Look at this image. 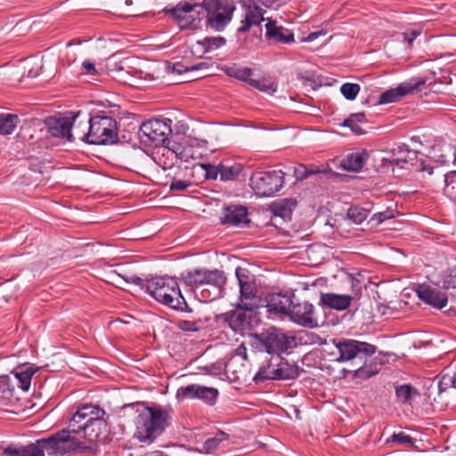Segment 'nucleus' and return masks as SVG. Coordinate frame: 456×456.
<instances>
[{
    "label": "nucleus",
    "instance_id": "1",
    "mask_svg": "<svg viewBox=\"0 0 456 456\" xmlns=\"http://www.w3.org/2000/svg\"><path fill=\"white\" fill-rule=\"evenodd\" d=\"M106 412L98 405L85 404L78 407L69 421L68 429L69 436L79 443L73 450L86 456H94L97 452L96 442L102 439L106 429Z\"/></svg>",
    "mask_w": 456,
    "mask_h": 456
},
{
    "label": "nucleus",
    "instance_id": "2",
    "mask_svg": "<svg viewBox=\"0 0 456 456\" xmlns=\"http://www.w3.org/2000/svg\"><path fill=\"white\" fill-rule=\"evenodd\" d=\"M79 445L66 431H59L47 438L37 440L27 446H8L4 451V456H45V452L49 456H62L72 453Z\"/></svg>",
    "mask_w": 456,
    "mask_h": 456
},
{
    "label": "nucleus",
    "instance_id": "3",
    "mask_svg": "<svg viewBox=\"0 0 456 456\" xmlns=\"http://www.w3.org/2000/svg\"><path fill=\"white\" fill-rule=\"evenodd\" d=\"M146 289L158 302L165 305L181 312L192 311L182 295L177 281L173 277H153L147 281Z\"/></svg>",
    "mask_w": 456,
    "mask_h": 456
},
{
    "label": "nucleus",
    "instance_id": "4",
    "mask_svg": "<svg viewBox=\"0 0 456 456\" xmlns=\"http://www.w3.org/2000/svg\"><path fill=\"white\" fill-rule=\"evenodd\" d=\"M169 411L161 407H147L137 416L134 437L142 443L151 444L168 425Z\"/></svg>",
    "mask_w": 456,
    "mask_h": 456
},
{
    "label": "nucleus",
    "instance_id": "5",
    "mask_svg": "<svg viewBox=\"0 0 456 456\" xmlns=\"http://www.w3.org/2000/svg\"><path fill=\"white\" fill-rule=\"evenodd\" d=\"M252 346L258 352L271 355H281L297 346L294 336L289 335L276 328H270L266 332L253 334Z\"/></svg>",
    "mask_w": 456,
    "mask_h": 456
},
{
    "label": "nucleus",
    "instance_id": "6",
    "mask_svg": "<svg viewBox=\"0 0 456 456\" xmlns=\"http://www.w3.org/2000/svg\"><path fill=\"white\" fill-rule=\"evenodd\" d=\"M328 351L331 361L345 362L355 359L365 362V359L376 353V346L354 339H332V347Z\"/></svg>",
    "mask_w": 456,
    "mask_h": 456
},
{
    "label": "nucleus",
    "instance_id": "7",
    "mask_svg": "<svg viewBox=\"0 0 456 456\" xmlns=\"http://www.w3.org/2000/svg\"><path fill=\"white\" fill-rule=\"evenodd\" d=\"M163 12L171 16L180 28L197 29L200 28L205 10L203 2L181 1L174 7H166Z\"/></svg>",
    "mask_w": 456,
    "mask_h": 456
},
{
    "label": "nucleus",
    "instance_id": "8",
    "mask_svg": "<svg viewBox=\"0 0 456 456\" xmlns=\"http://www.w3.org/2000/svg\"><path fill=\"white\" fill-rule=\"evenodd\" d=\"M87 143L112 144L118 140L117 121L110 116L96 115L88 120Z\"/></svg>",
    "mask_w": 456,
    "mask_h": 456
},
{
    "label": "nucleus",
    "instance_id": "9",
    "mask_svg": "<svg viewBox=\"0 0 456 456\" xmlns=\"http://www.w3.org/2000/svg\"><path fill=\"white\" fill-rule=\"evenodd\" d=\"M170 124V119L167 121L151 119L143 122L138 132L141 142L147 146L161 145L167 147L168 151L171 150L169 147V136L172 134Z\"/></svg>",
    "mask_w": 456,
    "mask_h": 456
},
{
    "label": "nucleus",
    "instance_id": "10",
    "mask_svg": "<svg viewBox=\"0 0 456 456\" xmlns=\"http://www.w3.org/2000/svg\"><path fill=\"white\" fill-rule=\"evenodd\" d=\"M203 6L207 25L216 31L224 29L236 9L229 0H204Z\"/></svg>",
    "mask_w": 456,
    "mask_h": 456
},
{
    "label": "nucleus",
    "instance_id": "11",
    "mask_svg": "<svg viewBox=\"0 0 456 456\" xmlns=\"http://www.w3.org/2000/svg\"><path fill=\"white\" fill-rule=\"evenodd\" d=\"M235 275L240 286V297L236 304L248 310H256L261 305V297L254 276L241 267L236 268Z\"/></svg>",
    "mask_w": 456,
    "mask_h": 456
},
{
    "label": "nucleus",
    "instance_id": "12",
    "mask_svg": "<svg viewBox=\"0 0 456 456\" xmlns=\"http://www.w3.org/2000/svg\"><path fill=\"white\" fill-rule=\"evenodd\" d=\"M284 183V173L281 170L257 171L250 179L249 185L256 194L264 197L273 196Z\"/></svg>",
    "mask_w": 456,
    "mask_h": 456
},
{
    "label": "nucleus",
    "instance_id": "13",
    "mask_svg": "<svg viewBox=\"0 0 456 456\" xmlns=\"http://www.w3.org/2000/svg\"><path fill=\"white\" fill-rule=\"evenodd\" d=\"M224 73L237 80L248 84L254 89L264 93L273 94L277 91V85L269 77H261L260 78H252L253 69L239 64H232L224 69Z\"/></svg>",
    "mask_w": 456,
    "mask_h": 456
},
{
    "label": "nucleus",
    "instance_id": "14",
    "mask_svg": "<svg viewBox=\"0 0 456 456\" xmlns=\"http://www.w3.org/2000/svg\"><path fill=\"white\" fill-rule=\"evenodd\" d=\"M182 280L191 289L200 288L203 285H213L221 288L226 281L224 272L217 269H195L182 273Z\"/></svg>",
    "mask_w": 456,
    "mask_h": 456
},
{
    "label": "nucleus",
    "instance_id": "15",
    "mask_svg": "<svg viewBox=\"0 0 456 456\" xmlns=\"http://www.w3.org/2000/svg\"><path fill=\"white\" fill-rule=\"evenodd\" d=\"M255 310H248L236 304L235 308L223 314L220 319L236 333L243 334L254 328Z\"/></svg>",
    "mask_w": 456,
    "mask_h": 456
},
{
    "label": "nucleus",
    "instance_id": "16",
    "mask_svg": "<svg viewBox=\"0 0 456 456\" xmlns=\"http://www.w3.org/2000/svg\"><path fill=\"white\" fill-rule=\"evenodd\" d=\"M426 81L422 78L412 77L408 81L399 84L395 88H390L379 95V103L387 104L396 102L404 96L418 93L421 90Z\"/></svg>",
    "mask_w": 456,
    "mask_h": 456
},
{
    "label": "nucleus",
    "instance_id": "17",
    "mask_svg": "<svg viewBox=\"0 0 456 456\" xmlns=\"http://www.w3.org/2000/svg\"><path fill=\"white\" fill-rule=\"evenodd\" d=\"M218 394L216 388L191 384L179 387L175 397L178 401L199 399L211 405L216 403Z\"/></svg>",
    "mask_w": 456,
    "mask_h": 456
},
{
    "label": "nucleus",
    "instance_id": "18",
    "mask_svg": "<svg viewBox=\"0 0 456 456\" xmlns=\"http://www.w3.org/2000/svg\"><path fill=\"white\" fill-rule=\"evenodd\" d=\"M288 315L292 322L303 327L315 328L318 326L314 307L306 301L298 303L293 301Z\"/></svg>",
    "mask_w": 456,
    "mask_h": 456
},
{
    "label": "nucleus",
    "instance_id": "19",
    "mask_svg": "<svg viewBox=\"0 0 456 456\" xmlns=\"http://www.w3.org/2000/svg\"><path fill=\"white\" fill-rule=\"evenodd\" d=\"M78 114L64 118L50 117L45 120L49 133L54 137H60L71 141L73 134L71 132L72 122H76Z\"/></svg>",
    "mask_w": 456,
    "mask_h": 456
},
{
    "label": "nucleus",
    "instance_id": "20",
    "mask_svg": "<svg viewBox=\"0 0 456 456\" xmlns=\"http://www.w3.org/2000/svg\"><path fill=\"white\" fill-rule=\"evenodd\" d=\"M399 152L403 155L401 157H393L390 160L391 164L403 167V164H411L417 172H427L428 175H431L434 172V167L430 164L426 163L424 160L417 159V152L411 151L404 147L399 148Z\"/></svg>",
    "mask_w": 456,
    "mask_h": 456
},
{
    "label": "nucleus",
    "instance_id": "21",
    "mask_svg": "<svg viewBox=\"0 0 456 456\" xmlns=\"http://www.w3.org/2000/svg\"><path fill=\"white\" fill-rule=\"evenodd\" d=\"M220 221L223 224L232 226L248 225L250 223L248 208L241 205L225 207Z\"/></svg>",
    "mask_w": 456,
    "mask_h": 456
},
{
    "label": "nucleus",
    "instance_id": "22",
    "mask_svg": "<svg viewBox=\"0 0 456 456\" xmlns=\"http://www.w3.org/2000/svg\"><path fill=\"white\" fill-rule=\"evenodd\" d=\"M416 293L421 301L437 309H442L448 302L445 293L426 284L418 285Z\"/></svg>",
    "mask_w": 456,
    "mask_h": 456
},
{
    "label": "nucleus",
    "instance_id": "23",
    "mask_svg": "<svg viewBox=\"0 0 456 456\" xmlns=\"http://www.w3.org/2000/svg\"><path fill=\"white\" fill-rule=\"evenodd\" d=\"M293 302V295L288 293H272L266 297V307L269 312L288 314Z\"/></svg>",
    "mask_w": 456,
    "mask_h": 456
},
{
    "label": "nucleus",
    "instance_id": "24",
    "mask_svg": "<svg viewBox=\"0 0 456 456\" xmlns=\"http://www.w3.org/2000/svg\"><path fill=\"white\" fill-rule=\"evenodd\" d=\"M297 202L292 199H284L273 205V217L271 219V224L278 228L277 218L283 221L291 219L292 211L296 208Z\"/></svg>",
    "mask_w": 456,
    "mask_h": 456
},
{
    "label": "nucleus",
    "instance_id": "25",
    "mask_svg": "<svg viewBox=\"0 0 456 456\" xmlns=\"http://www.w3.org/2000/svg\"><path fill=\"white\" fill-rule=\"evenodd\" d=\"M266 37L277 43L290 44L294 42V34L291 30L277 26L275 21L269 20L265 25Z\"/></svg>",
    "mask_w": 456,
    "mask_h": 456
},
{
    "label": "nucleus",
    "instance_id": "26",
    "mask_svg": "<svg viewBox=\"0 0 456 456\" xmlns=\"http://www.w3.org/2000/svg\"><path fill=\"white\" fill-rule=\"evenodd\" d=\"M353 299L352 296L335 293L322 294V304L330 308L342 311L346 309Z\"/></svg>",
    "mask_w": 456,
    "mask_h": 456
},
{
    "label": "nucleus",
    "instance_id": "27",
    "mask_svg": "<svg viewBox=\"0 0 456 456\" xmlns=\"http://www.w3.org/2000/svg\"><path fill=\"white\" fill-rule=\"evenodd\" d=\"M281 362V355H272L266 364L263 365L254 377L256 382H262L266 379H276L277 368Z\"/></svg>",
    "mask_w": 456,
    "mask_h": 456
},
{
    "label": "nucleus",
    "instance_id": "28",
    "mask_svg": "<svg viewBox=\"0 0 456 456\" xmlns=\"http://www.w3.org/2000/svg\"><path fill=\"white\" fill-rule=\"evenodd\" d=\"M221 168V181H234L241 174L243 166L238 162L222 161L220 162Z\"/></svg>",
    "mask_w": 456,
    "mask_h": 456
},
{
    "label": "nucleus",
    "instance_id": "29",
    "mask_svg": "<svg viewBox=\"0 0 456 456\" xmlns=\"http://www.w3.org/2000/svg\"><path fill=\"white\" fill-rule=\"evenodd\" d=\"M298 376V367L290 363L288 360L281 356V362L277 368L276 379H293Z\"/></svg>",
    "mask_w": 456,
    "mask_h": 456
},
{
    "label": "nucleus",
    "instance_id": "30",
    "mask_svg": "<svg viewBox=\"0 0 456 456\" xmlns=\"http://www.w3.org/2000/svg\"><path fill=\"white\" fill-rule=\"evenodd\" d=\"M364 164L362 153H351L340 161V167L346 171H359Z\"/></svg>",
    "mask_w": 456,
    "mask_h": 456
},
{
    "label": "nucleus",
    "instance_id": "31",
    "mask_svg": "<svg viewBox=\"0 0 456 456\" xmlns=\"http://www.w3.org/2000/svg\"><path fill=\"white\" fill-rule=\"evenodd\" d=\"M19 118L13 114H0V134H11L17 126Z\"/></svg>",
    "mask_w": 456,
    "mask_h": 456
},
{
    "label": "nucleus",
    "instance_id": "32",
    "mask_svg": "<svg viewBox=\"0 0 456 456\" xmlns=\"http://www.w3.org/2000/svg\"><path fill=\"white\" fill-rule=\"evenodd\" d=\"M37 370V369H35L31 366H27V367H25V369H22L20 371H16L14 373V377L19 381L20 387L22 390H24V391L28 390V388L30 387L31 378Z\"/></svg>",
    "mask_w": 456,
    "mask_h": 456
},
{
    "label": "nucleus",
    "instance_id": "33",
    "mask_svg": "<svg viewBox=\"0 0 456 456\" xmlns=\"http://www.w3.org/2000/svg\"><path fill=\"white\" fill-rule=\"evenodd\" d=\"M364 120L365 115L363 112L353 113L344 120L342 126L349 127L356 134H363V130L359 124Z\"/></svg>",
    "mask_w": 456,
    "mask_h": 456
},
{
    "label": "nucleus",
    "instance_id": "34",
    "mask_svg": "<svg viewBox=\"0 0 456 456\" xmlns=\"http://www.w3.org/2000/svg\"><path fill=\"white\" fill-rule=\"evenodd\" d=\"M226 40L223 37H207L204 39L198 41L197 44L203 47V53H208L213 50L218 49L225 44Z\"/></svg>",
    "mask_w": 456,
    "mask_h": 456
},
{
    "label": "nucleus",
    "instance_id": "35",
    "mask_svg": "<svg viewBox=\"0 0 456 456\" xmlns=\"http://www.w3.org/2000/svg\"><path fill=\"white\" fill-rule=\"evenodd\" d=\"M444 194L452 200L456 201V171H451L444 175Z\"/></svg>",
    "mask_w": 456,
    "mask_h": 456
},
{
    "label": "nucleus",
    "instance_id": "36",
    "mask_svg": "<svg viewBox=\"0 0 456 456\" xmlns=\"http://www.w3.org/2000/svg\"><path fill=\"white\" fill-rule=\"evenodd\" d=\"M346 216L354 224H360L367 219L369 210L359 206H352L348 208Z\"/></svg>",
    "mask_w": 456,
    "mask_h": 456
},
{
    "label": "nucleus",
    "instance_id": "37",
    "mask_svg": "<svg viewBox=\"0 0 456 456\" xmlns=\"http://www.w3.org/2000/svg\"><path fill=\"white\" fill-rule=\"evenodd\" d=\"M228 435L223 431H220L215 435V436L210 437L206 440L204 443V449L208 453H211L215 452L219 444L228 439Z\"/></svg>",
    "mask_w": 456,
    "mask_h": 456
},
{
    "label": "nucleus",
    "instance_id": "38",
    "mask_svg": "<svg viewBox=\"0 0 456 456\" xmlns=\"http://www.w3.org/2000/svg\"><path fill=\"white\" fill-rule=\"evenodd\" d=\"M395 394L401 403H407L413 395H418V392L410 385H402L396 387Z\"/></svg>",
    "mask_w": 456,
    "mask_h": 456
},
{
    "label": "nucleus",
    "instance_id": "39",
    "mask_svg": "<svg viewBox=\"0 0 456 456\" xmlns=\"http://www.w3.org/2000/svg\"><path fill=\"white\" fill-rule=\"evenodd\" d=\"M245 17L251 20L255 25H259L265 20L264 11L262 8L255 4L248 6Z\"/></svg>",
    "mask_w": 456,
    "mask_h": 456
},
{
    "label": "nucleus",
    "instance_id": "40",
    "mask_svg": "<svg viewBox=\"0 0 456 456\" xmlns=\"http://www.w3.org/2000/svg\"><path fill=\"white\" fill-rule=\"evenodd\" d=\"M14 387L6 376L0 377V399L10 400L13 396Z\"/></svg>",
    "mask_w": 456,
    "mask_h": 456
},
{
    "label": "nucleus",
    "instance_id": "41",
    "mask_svg": "<svg viewBox=\"0 0 456 456\" xmlns=\"http://www.w3.org/2000/svg\"><path fill=\"white\" fill-rule=\"evenodd\" d=\"M387 444H406L408 446L414 445V439L406 435L404 432L394 433L387 440Z\"/></svg>",
    "mask_w": 456,
    "mask_h": 456
},
{
    "label": "nucleus",
    "instance_id": "42",
    "mask_svg": "<svg viewBox=\"0 0 456 456\" xmlns=\"http://www.w3.org/2000/svg\"><path fill=\"white\" fill-rule=\"evenodd\" d=\"M340 92L343 96L347 100H354L360 92V86L358 84L345 83L340 87Z\"/></svg>",
    "mask_w": 456,
    "mask_h": 456
},
{
    "label": "nucleus",
    "instance_id": "43",
    "mask_svg": "<svg viewBox=\"0 0 456 456\" xmlns=\"http://www.w3.org/2000/svg\"><path fill=\"white\" fill-rule=\"evenodd\" d=\"M200 167L205 171V177L209 180H216L219 175L221 177L220 163L217 166L209 163L200 164Z\"/></svg>",
    "mask_w": 456,
    "mask_h": 456
},
{
    "label": "nucleus",
    "instance_id": "44",
    "mask_svg": "<svg viewBox=\"0 0 456 456\" xmlns=\"http://www.w3.org/2000/svg\"><path fill=\"white\" fill-rule=\"evenodd\" d=\"M72 122L73 127V136L77 137V139L87 142V135L86 133L88 131V121L86 122H79L78 124H74Z\"/></svg>",
    "mask_w": 456,
    "mask_h": 456
},
{
    "label": "nucleus",
    "instance_id": "45",
    "mask_svg": "<svg viewBox=\"0 0 456 456\" xmlns=\"http://www.w3.org/2000/svg\"><path fill=\"white\" fill-rule=\"evenodd\" d=\"M377 373L376 370H371L370 367L363 364L354 370V377L358 379H369Z\"/></svg>",
    "mask_w": 456,
    "mask_h": 456
},
{
    "label": "nucleus",
    "instance_id": "46",
    "mask_svg": "<svg viewBox=\"0 0 456 456\" xmlns=\"http://www.w3.org/2000/svg\"><path fill=\"white\" fill-rule=\"evenodd\" d=\"M444 287L445 289L456 288V268L450 269L444 278Z\"/></svg>",
    "mask_w": 456,
    "mask_h": 456
},
{
    "label": "nucleus",
    "instance_id": "47",
    "mask_svg": "<svg viewBox=\"0 0 456 456\" xmlns=\"http://www.w3.org/2000/svg\"><path fill=\"white\" fill-rule=\"evenodd\" d=\"M191 149L182 148L180 145H174L172 148V152L175 153L177 158L184 161H188L190 158H192L189 153Z\"/></svg>",
    "mask_w": 456,
    "mask_h": 456
},
{
    "label": "nucleus",
    "instance_id": "48",
    "mask_svg": "<svg viewBox=\"0 0 456 456\" xmlns=\"http://www.w3.org/2000/svg\"><path fill=\"white\" fill-rule=\"evenodd\" d=\"M191 184V183L189 181L174 179L172 181V183H170L169 189L172 191H185Z\"/></svg>",
    "mask_w": 456,
    "mask_h": 456
},
{
    "label": "nucleus",
    "instance_id": "49",
    "mask_svg": "<svg viewBox=\"0 0 456 456\" xmlns=\"http://www.w3.org/2000/svg\"><path fill=\"white\" fill-rule=\"evenodd\" d=\"M452 385L456 388V373L453 377L444 376L438 383L440 391H444L449 385Z\"/></svg>",
    "mask_w": 456,
    "mask_h": 456
},
{
    "label": "nucleus",
    "instance_id": "50",
    "mask_svg": "<svg viewBox=\"0 0 456 456\" xmlns=\"http://www.w3.org/2000/svg\"><path fill=\"white\" fill-rule=\"evenodd\" d=\"M177 325L183 331H197L199 330L198 324L195 322L183 320L178 322Z\"/></svg>",
    "mask_w": 456,
    "mask_h": 456
},
{
    "label": "nucleus",
    "instance_id": "51",
    "mask_svg": "<svg viewBox=\"0 0 456 456\" xmlns=\"http://www.w3.org/2000/svg\"><path fill=\"white\" fill-rule=\"evenodd\" d=\"M393 217L390 212L385 211V212H379L377 214H374L372 217L370 218V222H375L374 224H379L384 220L389 219Z\"/></svg>",
    "mask_w": 456,
    "mask_h": 456
},
{
    "label": "nucleus",
    "instance_id": "52",
    "mask_svg": "<svg viewBox=\"0 0 456 456\" xmlns=\"http://www.w3.org/2000/svg\"><path fill=\"white\" fill-rule=\"evenodd\" d=\"M82 68L88 75H96L98 73L95 65L93 61L86 60L82 63Z\"/></svg>",
    "mask_w": 456,
    "mask_h": 456
},
{
    "label": "nucleus",
    "instance_id": "53",
    "mask_svg": "<svg viewBox=\"0 0 456 456\" xmlns=\"http://www.w3.org/2000/svg\"><path fill=\"white\" fill-rule=\"evenodd\" d=\"M420 35V31L419 30H410L403 33V40L408 43L409 45L412 44L417 37Z\"/></svg>",
    "mask_w": 456,
    "mask_h": 456
},
{
    "label": "nucleus",
    "instance_id": "54",
    "mask_svg": "<svg viewBox=\"0 0 456 456\" xmlns=\"http://www.w3.org/2000/svg\"><path fill=\"white\" fill-rule=\"evenodd\" d=\"M295 175L297 180H305L308 178L307 167L305 165H300L298 167L295 168Z\"/></svg>",
    "mask_w": 456,
    "mask_h": 456
},
{
    "label": "nucleus",
    "instance_id": "55",
    "mask_svg": "<svg viewBox=\"0 0 456 456\" xmlns=\"http://www.w3.org/2000/svg\"><path fill=\"white\" fill-rule=\"evenodd\" d=\"M254 25L255 24L251 22V20L245 17V19L241 21L240 26L238 28L237 31L239 33H245Z\"/></svg>",
    "mask_w": 456,
    "mask_h": 456
},
{
    "label": "nucleus",
    "instance_id": "56",
    "mask_svg": "<svg viewBox=\"0 0 456 456\" xmlns=\"http://www.w3.org/2000/svg\"><path fill=\"white\" fill-rule=\"evenodd\" d=\"M327 170L326 169H320L319 167H307V176H311L313 175H315V174H321V173H326Z\"/></svg>",
    "mask_w": 456,
    "mask_h": 456
},
{
    "label": "nucleus",
    "instance_id": "57",
    "mask_svg": "<svg viewBox=\"0 0 456 456\" xmlns=\"http://www.w3.org/2000/svg\"><path fill=\"white\" fill-rule=\"evenodd\" d=\"M202 67H207V64L204 63V62H200L197 65H192L191 67H186L185 68V71H192V70H198L200 69H201Z\"/></svg>",
    "mask_w": 456,
    "mask_h": 456
},
{
    "label": "nucleus",
    "instance_id": "58",
    "mask_svg": "<svg viewBox=\"0 0 456 456\" xmlns=\"http://www.w3.org/2000/svg\"><path fill=\"white\" fill-rule=\"evenodd\" d=\"M358 283H359V281H356V280H354V279H353V280H352V288H353V291H354V296H357V295H358V293H359V292H360V290H361V288H360V287H358Z\"/></svg>",
    "mask_w": 456,
    "mask_h": 456
},
{
    "label": "nucleus",
    "instance_id": "59",
    "mask_svg": "<svg viewBox=\"0 0 456 456\" xmlns=\"http://www.w3.org/2000/svg\"><path fill=\"white\" fill-rule=\"evenodd\" d=\"M174 70L179 74H182L183 72H186L185 68H183V66L180 63H176L174 65Z\"/></svg>",
    "mask_w": 456,
    "mask_h": 456
},
{
    "label": "nucleus",
    "instance_id": "60",
    "mask_svg": "<svg viewBox=\"0 0 456 456\" xmlns=\"http://www.w3.org/2000/svg\"><path fill=\"white\" fill-rule=\"evenodd\" d=\"M275 2L276 0H261V4L267 8L272 7Z\"/></svg>",
    "mask_w": 456,
    "mask_h": 456
},
{
    "label": "nucleus",
    "instance_id": "61",
    "mask_svg": "<svg viewBox=\"0 0 456 456\" xmlns=\"http://www.w3.org/2000/svg\"><path fill=\"white\" fill-rule=\"evenodd\" d=\"M130 280L132 281V282L137 285H142L143 282L142 279H141L140 277H132Z\"/></svg>",
    "mask_w": 456,
    "mask_h": 456
},
{
    "label": "nucleus",
    "instance_id": "62",
    "mask_svg": "<svg viewBox=\"0 0 456 456\" xmlns=\"http://www.w3.org/2000/svg\"><path fill=\"white\" fill-rule=\"evenodd\" d=\"M280 234L283 237L289 236V230H279Z\"/></svg>",
    "mask_w": 456,
    "mask_h": 456
},
{
    "label": "nucleus",
    "instance_id": "63",
    "mask_svg": "<svg viewBox=\"0 0 456 456\" xmlns=\"http://www.w3.org/2000/svg\"><path fill=\"white\" fill-rule=\"evenodd\" d=\"M317 37V33H311L309 36H308V40L309 41H312L314 39H315Z\"/></svg>",
    "mask_w": 456,
    "mask_h": 456
},
{
    "label": "nucleus",
    "instance_id": "64",
    "mask_svg": "<svg viewBox=\"0 0 456 456\" xmlns=\"http://www.w3.org/2000/svg\"><path fill=\"white\" fill-rule=\"evenodd\" d=\"M453 163L456 165V148L453 151Z\"/></svg>",
    "mask_w": 456,
    "mask_h": 456
}]
</instances>
